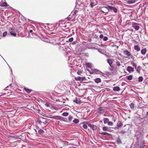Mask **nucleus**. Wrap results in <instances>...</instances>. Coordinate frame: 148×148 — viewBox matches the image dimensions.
<instances>
[{"label":"nucleus","instance_id":"29","mask_svg":"<svg viewBox=\"0 0 148 148\" xmlns=\"http://www.w3.org/2000/svg\"><path fill=\"white\" fill-rule=\"evenodd\" d=\"M130 108L131 109H133L135 106H134V105L133 103H131L130 105Z\"/></svg>","mask_w":148,"mask_h":148},{"label":"nucleus","instance_id":"39","mask_svg":"<svg viewBox=\"0 0 148 148\" xmlns=\"http://www.w3.org/2000/svg\"><path fill=\"white\" fill-rule=\"evenodd\" d=\"M108 124V125H109L111 126L112 125H113V123L111 121H109L107 123Z\"/></svg>","mask_w":148,"mask_h":148},{"label":"nucleus","instance_id":"38","mask_svg":"<svg viewBox=\"0 0 148 148\" xmlns=\"http://www.w3.org/2000/svg\"><path fill=\"white\" fill-rule=\"evenodd\" d=\"M136 69L137 71L139 72L140 70V66H138L137 68L136 67Z\"/></svg>","mask_w":148,"mask_h":148},{"label":"nucleus","instance_id":"2","mask_svg":"<svg viewBox=\"0 0 148 148\" xmlns=\"http://www.w3.org/2000/svg\"><path fill=\"white\" fill-rule=\"evenodd\" d=\"M88 71L89 73L91 74H100L101 73L100 71L95 69H91V70Z\"/></svg>","mask_w":148,"mask_h":148},{"label":"nucleus","instance_id":"11","mask_svg":"<svg viewBox=\"0 0 148 148\" xmlns=\"http://www.w3.org/2000/svg\"><path fill=\"white\" fill-rule=\"evenodd\" d=\"M124 53L127 56H131V54L130 52L128 51L127 50H125L124 51Z\"/></svg>","mask_w":148,"mask_h":148},{"label":"nucleus","instance_id":"9","mask_svg":"<svg viewBox=\"0 0 148 148\" xmlns=\"http://www.w3.org/2000/svg\"><path fill=\"white\" fill-rule=\"evenodd\" d=\"M103 130L104 131H110V128L107 126H104L103 127Z\"/></svg>","mask_w":148,"mask_h":148},{"label":"nucleus","instance_id":"18","mask_svg":"<svg viewBox=\"0 0 148 148\" xmlns=\"http://www.w3.org/2000/svg\"><path fill=\"white\" fill-rule=\"evenodd\" d=\"M134 49L137 51H139L140 50V48L137 45H135L134 47Z\"/></svg>","mask_w":148,"mask_h":148},{"label":"nucleus","instance_id":"26","mask_svg":"<svg viewBox=\"0 0 148 148\" xmlns=\"http://www.w3.org/2000/svg\"><path fill=\"white\" fill-rule=\"evenodd\" d=\"M69 114V113L68 112H65L62 113V115L64 116H67Z\"/></svg>","mask_w":148,"mask_h":148},{"label":"nucleus","instance_id":"58","mask_svg":"<svg viewBox=\"0 0 148 148\" xmlns=\"http://www.w3.org/2000/svg\"><path fill=\"white\" fill-rule=\"evenodd\" d=\"M117 142H118V143H119V140H117Z\"/></svg>","mask_w":148,"mask_h":148},{"label":"nucleus","instance_id":"31","mask_svg":"<svg viewBox=\"0 0 148 148\" xmlns=\"http://www.w3.org/2000/svg\"><path fill=\"white\" fill-rule=\"evenodd\" d=\"M138 79L139 82H141L143 80V78L142 77L140 76L138 77Z\"/></svg>","mask_w":148,"mask_h":148},{"label":"nucleus","instance_id":"48","mask_svg":"<svg viewBox=\"0 0 148 148\" xmlns=\"http://www.w3.org/2000/svg\"><path fill=\"white\" fill-rule=\"evenodd\" d=\"M14 29L13 28H10L9 29V31H13L12 30Z\"/></svg>","mask_w":148,"mask_h":148},{"label":"nucleus","instance_id":"47","mask_svg":"<svg viewBox=\"0 0 148 148\" xmlns=\"http://www.w3.org/2000/svg\"><path fill=\"white\" fill-rule=\"evenodd\" d=\"M68 20L70 21H73V20H72L70 17H68L67 18Z\"/></svg>","mask_w":148,"mask_h":148},{"label":"nucleus","instance_id":"60","mask_svg":"<svg viewBox=\"0 0 148 148\" xmlns=\"http://www.w3.org/2000/svg\"><path fill=\"white\" fill-rule=\"evenodd\" d=\"M119 125V124H118V126Z\"/></svg>","mask_w":148,"mask_h":148},{"label":"nucleus","instance_id":"20","mask_svg":"<svg viewBox=\"0 0 148 148\" xmlns=\"http://www.w3.org/2000/svg\"><path fill=\"white\" fill-rule=\"evenodd\" d=\"M89 126H90L92 128V130H94L97 129V127L96 125H92L90 124Z\"/></svg>","mask_w":148,"mask_h":148},{"label":"nucleus","instance_id":"24","mask_svg":"<svg viewBox=\"0 0 148 148\" xmlns=\"http://www.w3.org/2000/svg\"><path fill=\"white\" fill-rule=\"evenodd\" d=\"M94 2V1H91L90 5L91 8L93 7L96 4Z\"/></svg>","mask_w":148,"mask_h":148},{"label":"nucleus","instance_id":"6","mask_svg":"<svg viewBox=\"0 0 148 148\" xmlns=\"http://www.w3.org/2000/svg\"><path fill=\"white\" fill-rule=\"evenodd\" d=\"M0 6L4 7L5 8H9L10 7V6L6 2L3 1L0 3Z\"/></svg>","mask_w":148,"mask_h":148},{"label":"nucleus","instance_id":"41","mask_svg":"<svg viewBox=\"0 0 148 148\" xmlns=\"http://www.w3.org/2000/svg\"><path fill=\"white\" fill-rule=\"evenodd\" d=\"M132 64L133 66L135 67V69H136V67L137 65L135 63H134V62H132Z\"/></svg>","mask_w":148,"mask_h":148},{"label":"nucleus","instance_id":"7","mask_svg":"<svg viewBox=\"0 0 148 148\" xmlns=\"http://www.w3.org/2000/svg\"><path fill=\"white\" fill-rule=\"evenodd\" d=\"M109 11L110 10H111V11H113L115 12H117V10L115 7L109 6Z\"/></svg>","mask_w":148,"mask_h":148},{"label":"nucleus","instance_id":"23","mask_svg":"<svg viewBox=\"0 0 148 148\" xmlns=\"http://www.w3.org/2000/svg\"><path fill=\"white\" fill-rule=\"evenodd\" d=\"M137 0H130L128 2V3L129 4H132L134 3Z\"/></svg>","mask_w":148,"mask_h":148},{"label":"nucleus","instance_id":"37","mask_svg":"<svg viewBox=\"0 0 148 148\" xmlns=\"http://www.w3.org/2000/svg\"><path fill=\"white\" fill-rule=\"evenodd\" d=\"M82 82L84 81H86V80H87V79L86 78V77L84 76L82 77Z\"/></svg>","mask_w":148,"mask_h":148},{"label":"nucleus","instance_id":"36","mask_svg":"<svg viewBox=\"0 0 148 148\" xmlns=\"http://www.w3.org/2000/svg\"><path fill=\"white\" fill-rule=\"evenodd\" d=\"M82 73V72L81 71H78L77 72V74L78 75H81V74Z\"/></svg>","mask_w":148,"mask_h":148},{"label":"nucleus","instance_id":"3","mask_svg":"<svg viewBox=\"0 0 148 148\" xmlns=\"http://www.w3.org/2000/svg\"><path fill=\"white\" fill-rule=\"evenodd\" d=\"M109 6L107 7H102L100 8V11L103 13H107L109 12Z\"/></svg>","mask_w":148,"mask_h":148},{"label":"nucleus","instance_id":"56","mask_svg":"<svg viewBox=\"0 0 148 148\" xmlns=\"http://www.w3.org/2000/svg\"><path fill=\"white\" fill-rule=\"evenodd\" d=\"M146 56L147 57H148V54H146Z\"/></svg>","mask_w":148,"mask_h":148},{"label":"nucleus","instance_id":"35","mask_svg":"<svg viewBox=\"0 0 148 148\" xmlns=\"http://www.w3.org/2000/svg\"><path fill=\"white\" fill-rule=\"evenodd\" d=\"M83 127L85 129H87L88 128L86 124H84L83 125Z\"/></svg>","mask_w":148,"mask_h":148},{"label":"nucleus","instance_id":"8","mask_svg":"<svg viewBox=\"0 0 148 148\" xmlns=\"http://www.w3.org/2000/svg\"><path fill=\"white\" fill-rule=\"evenodd\" d=\"M132 27L136 30L139 29V27L138 24L136 23H134L132 24Z\"/></svg>","mask_w":148,"mask_h":148},{"label":"nucleus","instance_id":"49","mask_svg":"<svg viewBox=\"0 0 148 148\" xmlns=\"http://www.w3.org/2000/svg\"><path fill=\"white\" fill-rule=\"evenodd\" d=\"M116 64H117V65L118 66H120V64L119 62H116Z\"/></svg>","mask_w":148,"mask_h":148},{"label":"nucleus","instance_id":"57","mask_svg":"<svg viewBox=\"0 0 148 148\" xmlns=\"http://www.w3.org/2000/svg\"><path fill=\"white\" fill-rule=\"evenodd\" d=\"M147 114V115H148V112H147V114Z\"/></svg>","mask_w":148,"mask_h":148},{"label":"nucleus","instance_id":"54","mask_svg":"<svg viewBox=\"0 0 148 148\" xmlns=\"http://www.w3.org/2000/svg\"><path fill=\"white\" fill-rule=\"evenodd\" d=\"M110 70L111 71H112L113 70V68L112 67H111V68H110Z\"/></svg>","mask_w":148,"mask_h":148},{"label":"nucleus","instance_id":"52","mask_svg":"<svg viewBox=\"0 0 148 148\" xmlns=\"http://www.w3.org/2000/svg\"><path fill=\"white\" fill-rule=\"evenodd\" d=\"M10 87V88H11V84H9L8 86V87Z\"/></svg>","mask_w":148,"mask_h":148},{"label":"nucleus","instance_id":"28","mask_svg":"<svg viewBox=\"0 0 148 148\" xmlns=\"http://www.w3.org/2000/svg\"><path fill=\"white\" fill-rule=\"evenodd\" d=\"M79 121L78 119H75L73 121V122L76 123H78L79 122Z\"/></svg>","mask_w":148,"mask_h":148},{"label":"nucleus","instance_id":"40","mask_svg":"<svg viewBox=\"0 0 148 148\" xmlns=\"http://www.w3.org/2000/svg\"><path fill=\"white\" fill-rule=\"evenodd\" d=\"M73 119V117L71 116H69L68 117L69 120V121H71Z\"/></svg>","mask_w":148,"mask_h":148},{"label":"nucleus","instance_id":"22","mask_svg":"<svg viewBox=\"0 0 148 148\" xmlns=\"http://www.w3.org/2000/svg\"><path fill=\"white\" fill-rule=\"evenodd\" d=\"M38 133L40 134H42L44 133V131L43 130L40 129L38 130Z\"/></svg>","mask_w":148,"mask_h":148},{"label":"nucleus","instance_id":"45","mask_svg":"<svg viewBox=\"0 0 148 148\" xmlns=\"http://www.w3.org/2000/svg\"><path fill=\"white\" fill-rule=\"evenodd\" d=\"M124 90L122 92L121 94L123 95H124L125 93H126V92H124V90L125 89V88H124Z\"/></svg>","mask_w":148,"mask_h":148},{"label":"nucleus","instance_id":"50","mask_svg":"<svg viewBox=\"0 0 148 148\" xmlns=\"http://www.w3.org/2000/svg\"><path fill=\"white\" fill-rule=\"evenodd\" d=\"M56 116H53L52 117V118H53V119H56Z\"/></svg>","mask_w":148,"mask_h":148},{"label":"nucleus","instance_id":"21","mask_svg":"<svg viewBox=\"0 0 148 148\" xmlns=\"http://www.w3.org/2000/svg\"><path fill=\"white\" fill-rule=\"evenodd\" d=\"M86 66L88 68H91L92 67V64L89 62L86 63Z\"/></svg>","mask_w":148,"mask_h":148},{"label":"nucleus","instance_id":"32","mask_svg":"<svg viewBox=\"0 0 148 148\" xmlns=\"http://www.w3.org/2000/svg\"><path fill=\"white\" fill-rule=\"evenodd\" d=\"M100 134H101L104 135H109V134L108 133H107L106 132H101L100 133Z\"/></svg>","mask_w":148,"mask_h":148},{"label":"nucleus","instance_id":"15","mask_svg":"<svg viewBox=\"0 0 148 148\" xmlns=\"http://www.w3.org/2000/svg\"><path fill=\"white\" fill-rule=\"evenodd\" d=\"M10 34L12 36L14 37H16V34L13 31H10Z\"/></svg>","mask_w":148,"mask_h":148},{"label":"nucleus","instance_id":"44","mask_svg":"<svg viewBox=\"0 0 148 148\" xmlns=\"http://www.w3.org/2000/svg\"><path fill=\"white\" fill-rule=\"evenodd\" d=\"M108 38L106 36H105L103 38V40L104 41H106L108 40Z\"/></svg>","mask_w":148,"mask_h":148},{"label":"nucleus","instance_id":"42","mask_svg":"<svg viewBox=\"0 0 148 148\" xmlns=\"http://www.w3.org/2000/svg\"><path fill=\"white\" fill-rule=\"evenodd\" d=\"M7 32H5L3 33L2 35L3 36H5L7 35Z\"/></svg>","mask_w":148,"mask_h":148},{"label":"nucleus","instance_id":"59","mask_svg":"<svg viewBox=\"0 0 148 148\" xmlns=\"http://www.w3.org/2000/svg\"><path fill=\"white\" fill-rule=\"evenodd\" d=\"M121 126L122 125V124L121 123Z\"/></svg>","mask_w":148,"mask_h":148},{"label":"nucleus","instance_id":"5","mask_svg":"<svg viewBox=\"0 0 148 148\" xmlns=\"http://www.w3.org/2000/svg\"><path fill=\"white\" fill-rule=\"evenodd\" d=\"M60 90H63L65 89L63 83L62 82H60L56 86Z\"/></svg>","mask_w":148,"mask_h":148},{"label":"nucleus","instance_id":"25","mask_svg":"<svg viewBox=\"0 0 148 148\" xmlns=\"http://www.w3.org/2000/svg\"><path fill=\"white\" fill-rule=\"evenodd\" d=\"M146 52V49H142L141 51V53L143 55L145 54V53Z\"/></svg>","mask_w":148,"mask_h":148},{"label":"nucleus","instance_id":"16","mask_svg":"<svg viewBox=\"0 0 148 148\" xmlns=\"http://www.w3.org/2000/svg\"><path fill=\"white\" fill-rule=\"evenodd\" d=\"M103 122L104 124L108 123L109 121V119L107 118H104L103 119Z\"/></svg>","mask_w":148,"mask_h":148},{"label":"nucleus","instance_id":"12","mask_svg":"<svg viewBox=\"0 0 148 148\" xmlns=\"http://www.w3.org/2000/svg\"><path fill=\"white\" fill-rule=\"evenodd\" d=\"M127 70L129 72H133L134 71V69L130 66H128L127 68Z\"/></svg>","mask_w":148,"mask_h":148},{"label":"nucleus","instance_id":"51","mask_svg":"<svg viewBox=\"0 0 148 148\" xmlns=\"http://www.w3.org/2000/svg\"><path fill=\"white\" fill-rule=\"evenodd\" d=\"M32 32H33V30H30L29 31V32L30 33H32Z\"/></svg>","mask_w":148,"mask_h":148},{"label":"nucleus","instance_id":"19","mask_svg":"<svg viewBox=\"0 0 148 148\" xmlns=\"http://www.w3.org/2000/svg\"><path fill=\"white\" fill-rule=\"evenodd\" d=\"M113 90L114 91H117L120 90V88L118 86L114 87L113 88Z\"/></svg>","mask_w":148,"mask_h":148},{"label":"nucleus","instance_id":"53","mask_svg":"<svg viewBox=\"0 0 148 148\" xmlns=\"http://www.w3.org/2000/svg\"><path fill=\"white\" fill-rule=\"evenodd\" d=\"M45 105L46 106H47V107H48L49 106V104L47 103H46V104H45Z\"/></svg>","mask_w":148,"mask_h":148},{"label":"nucleus","instance_id":"43","mask_svg":"<svg viewBox=\"0 0 148 148\" xmlns=\"http://www.w3.org/2000/svg\"><path fill=\"white\" fill-rule=\"evenodd\" d=\"M73 37H71L69 39V41L70 42H71L73 40Z\"/></svg>","mask_w":148,"mask_h":148},{"label":"nucleus","instance_id":"30","mask_svg":"<svg viewBox=\"0 0 148 148\" xmlns=\"http://www.w3.org/2000/svg\"><path fill=\"white\" fill-rule=\"evenodd\" d=\"M108 62L110 65L111 66L112 63V60L111 59H108Z\"/></svg>","mask_w":148,"mask_h":148},{"label":"nucleus","instance_id":"14","mask_svg":"<svg viewBox=\"0 0 148 148\" xmlns=\"http://www.w3.org/2000/svg\"><path fill=\"white\" fill-rule=\"evenodd\" d=\"M75 79L77 81H80L82 82V77L79 76L75 77Z\"/></svg>","mask_w":148,"mask_h":148},{"label":"nucleus","instance_id":"33","mask_svg":"<svg viewBox=\"0 0 148 148\" xmlns=\"http://www.w3.org/2000/svg\"><path fill=\"white\" fill-rule=\"evenodd\" d=\"M132 75H130L129 76H127V78L128 80H131L132 79Z\"/></svg>","mask_w":148,"mask_h":148},{"label":"nucleus","instance_id":"46","mask_svg":"<svg viewBox=\"0 0 148 148\" xmlns=\"http://www.w3.org/2000/svg\"><path fill=\"white\" fill-rule=\"evenodd\" d=\"M99 37H100V38H103V34H101L99 36Z\"/></svg>","mask_w":148,"mask_h":148},{"label":"nucleus","instance_id":"27","mask_svg":"<svg viewBox=\"0 0 148 148\" xmlns=\"http://www.w3.org/2000/svg\"><path fill=\"white\" fill-rule=\"evenodd\" d=\"M56 119H58L61 121L63 119V118L62 117L60 116H56Z\"/></svg>","mask_w":148,"mask_h":148},{"label":"nucleus","instance_id":"4","mask_svg":"<svg viewBox=\"0 0 148 148\" xmlns=\"http://www.w3.org/2000/svg\"><path fill=\"white\" fill-rule=\"evenodd\" d=\"M105 110L104 108L100 107L98 108L97 112L99 114H101L104 112Z\"/></svg>","mask_w":148,"mask_h":148},{"label":"nucleus","instance_id":"34","mask_svg":"<svg viewBox=\"0 0 148 148\" xmlns=\"http://www.w3.org/2000/svg\"><path fill=\"white\" fill-rule=\"evenodd\" d=\"M73 101L78 104V103H80V102L79 101H78V100H77V99H76V100H73Z\"/></svg>","mask_w":148,"mask_h":148},{"label":"nucleus","instance_id":"55","mask_svg":"<svg viewBox=\"0 0 148 148\" xmlns=\"http://www.w3.org/2000/svg\"><path fill=\"white\" fill-rule=\"evenodd\" d=\"M76 12H77V11H75L74 13H75V14H76Z\"/></svg>","mask_w":148,"mask_h":148},{"label":"nucleus","instance_id":"1","mask_svg":"<svg viewBox=\"0 0 148 148\" xmlns=\"http://www.w3.org/2000/svg\"><path fill=\"white\" fill-rule=\"evenodd\" d=\"M48 122L47 119L43 117L38 118L37 121L36 123L38 125L41 127H44L46 126V124Z\"/></svg>","mask_w":148,"mask_h":148},{"label":"nucleus","instance_id":"10","mask_svg":"<svg viewBox=\"0 0 148 148\" xmlns=\"http://www.w3.org/2000/svg\"><path fill=\"white\" fill-rule=\"evenodd\" d=\"M5 92L4 93V94L7 95V96L9 95H10V90H5Z\"/></svg>","mask_w":148,"mask_h":148},{"label":"nucleus","instance_id":"13","mask_svg":"<svg viewBox=\"0 0 148 148\" xmlns=\"http://www.w3.org/2000/svg\"><path fill=\"white\" fill-rule=\"evenodd\" d=\"M94 81L95 82L97 83H98L100 82L101 81V80L100 78H97L94 79Z\"/></svg>","mask_w":148,"mask_h":148},{"label":"nucleus","instance_id":"17","mask_svg":"<svg viewBox=\"0 0 148 148\" xmlns=\"http://www.w3.org/2000/svg\"><path fill=\"white\" fill-rule=\"evenodd\" d=\"M24 89L25 90V92L28 93H30L31 91V90L26 88H24Z\"/></svg>","mask_w":148,"mask_h":148}]
</instances>
